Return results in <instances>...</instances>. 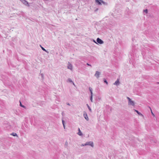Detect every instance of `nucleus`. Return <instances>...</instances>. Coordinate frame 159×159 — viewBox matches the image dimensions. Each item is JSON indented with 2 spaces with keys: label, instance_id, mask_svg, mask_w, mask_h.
Segmentation results:
<instances>
[{
  "label": "nucleus",
  "instance_id": "obj_1",
  "mask_svg": "<svg viewBox=\"0 0 159 159\" xmlns=\"http://www.w3.org/2000/svg\"><path fill=\"white\" fill-rule=\"evenodd\" d=\"M127 98L129 100V105H132L133 106H134V102L133 101H131V99L129 97H127Z\"/></svg>",
  "mask_w": 159,
  "mask_h": 159
},
{
  "label": "nucleus",
  "instance_id": "obj_2",
  "mask_svg": "<svg viewBox=\"0 0 159 159\" xmlns=\"http://www.w3.org/2000/svg\"><path fill=\"white\" fill-rule=\"evenodd\" d=\"M84 118H85V119L87 120H89V118L87 116V114L86 112L84 111Z\"/></svg>",
  "mask_w": 159,
  "mask_h": 159
},
{
  "label": "nucleus",
  "instance_id": "obj_3",
  "mask_svg": "<svg viewBox=\"0 0 159 159\" xmlns=\"http://www.w3.org/2000/svg\"><path fill=\"white\" fill-rule=\"evenodd\" d=\"M97 41L98 43L100 44H102L103 43V42L99 38L97 39Z\"/></svg>",
  "mask_w": 159,
  "mask_h": 159
},
{
  "label": "nucleus",
  "instance_id": "obj_4",
  "mask_svg": "<svg viewBox=\"0 0 159 159\" xmlns=\"http://www.w3.org/2000/svg\"><path fill=\"white\" fill-rule=\"evenodd\" d=\"M90 145L91 146L93 147V142H89L88 143L87 142V143L84 144V145H83V146H85V145Z\"/></svg>",
  "mask_w": 159,
  "mask_h": 159
},
{
  "label": "nucleus",
  "instance_id": "obj_5",
  "mask_svg": "<svg viewBox=\"0 0 159 159\" xmlns=\"http://www.w3.org/2000/svg\"><path fill=\"white\" fill-rule=\"evenodd\" d=\"M96 2L98 4H99V5L101 4V2H102L103 3H104V2H103V1L101 0H96Z\"/></svg>",
  "mask_w": 159,
  "mask_h": 159
},
{
  "label": "nucleus",
  "instance_id": "obj_6",
  "mask_svg": "<svg viewBox=\"0 0 159 159\" xmlns=\"http://www.w3.org/2000/svg\"><path fill=\"white\" fill-rule=\"evenodd\" d=\"M67 68L68 69L72 70V65L70 64V63H69L68 64Z\"/></svg>",
  "mask_w": 159,
  "mask_h": 159
},
{
  "label": "nucleus",
  "instance_id": "obj_7",
  "mask_svg": "<svg viewBox=\"0 0 159 159\" xmlns=\"http://www.w3.org/2000/svg\"><path fill=\"white\" fill-rule=\"evenodd\" d=\"M89 89L90 92H91V96L90 100H91V101L92 102H93V101H92L93 93L92 92L91 88L89 87Z\"/></svg>",
  "mask_w": 159,
  "mask_h": 159
},
{
  "label": "nucleus",
  "instance_id": "obj_8",
  "mask_svg": "<svg viewBox=\"0 0 159 159\" xmlns=\"http://www.w3.org/2000/svg\"><path fill=\"white\" fill-rule=\"evenodd\" d=\"M100 73L98 71H97L95 74V76L97 78H98L99 77V75H100Z\"/></svg>",
  "mask_w": 159,
  "mask_h": 159
},
{
  "label": "nucleus",
  "instance_id": "obj_9",
  "mask_svg": "<svg viewBox=\"0 0 159 159\" xmlns=\"http://www.w3.org/2000/svg\"><path fill=\"white\" fill-rule=\"evenodd\" d=\"M134 111H136L139 115L142 116H143V115L140 112H139L137 110H134Z\"/></svg>",
  "mask_w": 159,
  "mask_h": 159
},
{
  "label": "nucleus",
  "instance_id": "obj_10",
  "mask_svg": "<svg viewBox=\"0 0 159 159\" xmlns=\"http://www.w3.org/2000/svg\"><path fill=\"white\" fill-rule=\"evenodd\" d=\"M119 84V80L117 79L115 82V83H114V85H117Z\"/></svg>",
  "mask_w": 159,
  "mask_h": 159
},
{
  "label": "nucleus",
  "instance_id": "obj_11",
  "mask_svg": "<svg viewBox=\"0 0 159 159\" xmlns=\"http://www.w3.org/2000/svg\"><path fill=\"white\" fill-rule=\"evenodd\" d=\"M78 130L79 132L78 133V134L79 135H82V133L79 128L78 129Z\"/></svg>",
  "mask_w": 159,
  "mask_h": 159
},
{
  "label": "nucleus",
  "instance_id": "obj_12",
  "mask_svg": "<svg viewBox=\"0 0 159 159\" xmlns=\"http://www.w3.org/2000/svg\"><path fill=\"white\" fill-rule=\"evenodd\" d=\"M68 81L70 82H72L73 84L74 85H75V84H74V83L72 82V80H71V79H69L68 80Z\"/></svg>",
  "mask_w": 159,
  "mask_h": 159
},
{
  "label": "nucleus",
  "instance_id": "obj_13",
  "mask_svg": "<svg viewBox=\"0 0 159 159\" xmlns=\"http://www.w3.org/2000/svg\"><path fill=\"white\" fill-rule=\"evenodd\" d=\"M20 102V106L22 107H24V108H25V106H24L22 105V104H21V102Z\"/></svg>",
  "mask_w": 159,
  "mask_h": 159
},
{
  "label": "nucleus",
  "instance_id": "obj_14",
  "mask_svg": "<svg viewBox=\"0 0 159 159\" xmlns=\"http://www.w3.org/2000/svg\"><path fill=\"white\" fill-rule=\"evenodd\" d=\"M104 82L105 83L107 84H108V82H107L106 80L105 79H104Z\"/></svg>",
  "mask_w": 159,
  "mask_h": 159
},
{
  "label": "nucleus",
  "instance_id": "obj_15",
  "mask_svg": "<svg viewBox=\"0 0 159 159\" xmlns=\"http://www.w3.org/2000/svg\"><path fill=\"white\" fill-rule=\"evenodd\" d=\"M41 48L44 51H46V50L43 48L41 46Z\"/></svg>",
  "mask_w": 159,
  "mask_h": 159
},
{
  "label": "nucleus",
  "instance_id": "obj_16",
  "mask_svg": "<svg viewBox=\"0 0 159 159\" xmlns=\"http://www.w3.org/2000/svg\"><path fill=\"white\" fill-rule=\"evenodd\" d=\"M87 106L88 107V108L89 109V110L90 111H91V109H90V107H89V106L88 104H87Z\"/></svg>",
  "mask_w": 159,
  "mask_h": 159
},
{
  "label": "nucleus",
  "instance_id": "obj_17",
  "mask_svg": "<svg viewBox=\"0 0 159 159\" xmlns=\"http://www.w3.org/2000/svg\"><path fill=\"white\" fill-rule=\"evenodd\" d=\"M62 124H63V125L64 126V128H65V125H64V121L63 120H62Z\"/></svg>",
  "mask_w": 159,
  "mask_h": 159
},
{
  "label": "nucleus",
  "instance_id": "obj_18",
  "mask_svg": "<svg viewBox=\"0 0 159 159\" xmlns=\"http://www.w3.org/2000/svg\"><path fill=\"white\" fill-rule=\"evenodd\" d=\"M151 113H152V116H155V115H154V114L152 112V109H151Z\"/></svg>",
  "mask_w": 159,
  "mask_h": 159
},
{
  "label": "nucleus",
  "instance_id": "obj_19",
  "mask_svg": "<svg viewBox=\"0 0 159 159\" xmlns=\"http://www.w3.org/2000/svg\"><path fill=\"white\" fill-rule=\"evenodd\" d=\"M144 11L146 12V13H147L148 12V10L147 9H146Z\"/></svg>",
  "mask_w": 159,
  "mask_h": 159
},
{
  "label": "nucleus",
  "instance_id": "obj_20",
  "mask_svg": "<svg viewBox=\"0 0 159 159\" xmlns=\"http://www.w3.org/2000/svg\"><path fill=\"white\" fill-rule=\"evenodd\" d=\"M12 135L13 136H16V133H15V134L14 133H13L12 134Z\"/></svg>",
  "mask_w": 159,
  "mask_h": 159
},
{
  "label": "nucleus",
  "instance_id": "obj_21",
  "mask_svg": "<svg viewBox=\"0 0 159 159\" xmlns=\"http://www.w3.org/2000/svg\"><path fill=\"white\" fill-rule=\"evenodd\" d=\"M87 65H89V66H90V65H89V64H88V63H87Z\"/></svg>",
  "mask_w": 159,
  "mask_h": 159
},
{
  "label": "nucleus",
  "instance_id": "obj_22",
  "mask_svg": "<svg viewBox=\"0 0 159 159\" xmlns=\"http://www.w3.org/2000/svg\"><path fill=\"white\" fill-rule=\"evenodd\" d=\"M67 105H70V104H69V103L67 104Z\"/></svg>",
  "mask_w": 159,
  "mask_h": 159
}]
</instances>
